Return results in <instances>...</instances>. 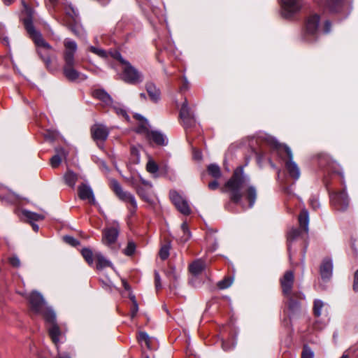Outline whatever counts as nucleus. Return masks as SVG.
I'll list each match as a JSON object with an SVG mask.
<instances>
[{"label":"nucleus","mask_w":358,"mask_h":358,"mask_svg":"<svg viewBox=\"0 0 358 358\" xmlns=\"http://www.w3.org/2000/svg\"><path fill=\"white\" fill-rule=\"evenodd\" d=\"M243 169L244 166H240L234 170L232 177L225 183V192L231 201L247 209L253 207L257 191L250 184V178L244 173Z\"/></svg>","instance_id":"f257e3e1"},{"label":"nucleus","mask_w":358,"mask_h":358,"mask_svg":"<svg viewBox=\"0 0 358 358\" xmlns=\"http://www.w3.org/2000/svg\"><path fill=\"white\" fill-rule=\"evenodd\" d=\"M22 3L24 7V13L26 15V17L22 19L24 27L38 47V54L45 63L46 68L52 71V57L49 51L52 50V47L43 39L41 33L35 29L33 24L34 10L29 7L24 1Z\"/></svg>","instance_id":"f03ea898"},{"label":"nucleus","mask_w":358,"mask_h":358,"mask_svg":"<svg viewBox=\"0 0 358 358\" xmlns=\"http://www.w3.org/2000/svg\"><path fill=\"white\" fill-rule=\"evenodd\" d=\"M258 138L273 148V152L284 162L289 176L294 181L298 180L301 176V171L298 164L294 161L290 148L287 145L280 144L274 137L265 133L259 134Z\"/></svg>","instance_id":"7ed1b4c3"},{"label":"nucleus","mask_w":358,"mask_h":358,"mask_svg":"<svg viewBox=\"0 0 358 358\" xmlns=\"http://www.w3.org/2000/svg\"><path fill=\"white\" fill-rule=\"evenodd\" d=\"M294 280V273L292 271H286L280 280L287 306L292 314H295L300 310L301 303L305 299L301 292L292 291Z\"/></svg>","instance_id":"20e7f679"},{"label":"nucleus","mask_w":358,"mask_h":358,"mask_svg":"<svg viewBox=\"0 0 358 358\" xmlns=\"http://www.w3.org/2000/svg\"><path fill=\"white\" fill-rule=\"evenodd\" d=\"M27 299L33 312L43 315L45 321H52L55 319V313L47 306L43 296L39 292L33 291L29 294Z\"/></svg>","instance_id":"39448f33"},{"label":"nucleus","mask_w":358,"mask_h":358,"mask_svg":"<svg viewBox=\"0 0 358 358\" xmlns=\"http://www.w3.org/2000/svg\"><path fill=\"white\" fill-rule=\"evenodd\" d=\"M319 23L320 16L318 15H313L308 17L303 34L304 41L312 43L318 38L320 34Z\"/></svg>","instance_id":"423d86ee"},{"label":"nucleus","mask_w":358,"mask_h":358,"mask_svg":"<svg viewBox=\"0 0 358 358\" xmlns=\"http://www.w3.org/2000/svg\"><path fill=\"white\" fill-rule=\"evenodd\" d=\"M122 79L125 83L136 85L143 81L142 74L134 68L129 62L125 63L122 67Z\"/></svg>","instance_id":"0eeeda50"},{"label":"nucleus","mask_w":358,"mask_h":358,"mask_svg":"<svg viewBox=\"0 0 358 358\" xmlns=\"http://www.w3.org/2000/svg\"><path fill=\"white\" fill-rule=\"evenodd\" d=\"M110 187L120 200L131 205L132 208L130 210L134 212L137 208V203L134 196L128 192L124 191L116 180H110Z\"/></svg>","instance_id":"6e6552de"},{"label":"nucleus","mask_w":358,"mask_h":358,"mask_svg":"<svg viewBox=\"0 0 358 358\" xmlns=\"http://www.w3.org/2000/svg\"><path fill=\"white\" fill-rule=\"evenodd\" d=\"M90 131L93 140L102 149L103 143L108 138L110 134L109 129L103 124L96 123L92 126Z\"/></svg>","instance_id":"1a4fd4ad"},{"label":"nucleus","mask_w":358,"mask_h":358,"mask_svg":"<svg viewBox=\"0 0 358 358\" xmlns=\"http://www.w3.org/2000/svg\"><path fill=\"white\" fill-rule=\"evenodd\" d=\"M281 14L285 18H290L302 7L301 0H280Z\"/></svg>","instance_id":"9d476101"},{"label":"nucleus","mask_w":358,"mask_h":358,"mask_svg":"<svg viewBox=\"0 0 358 358\" xmlns=\"http://www.w3.org/2000/svg\"><path fill=\"white\" fill-rule=\"evenodd\" d=\"M330 200L331 204L337 210L344 211L350 204V199L345 188L340 192L330 194Z\"/></svg>","instance_id":"9b49d317"},{"label":"nucleus","mask_w":358,"mask_h":358,"mask_svg":"<svg viewBox=\"0 0 358 358\" xmlns=\"http://www.w3.org/2000/svg\"><path fill=\"white\" fill-rule=\"evenodd\" d=\"M169 196L176 208L183 215H188L192 210L187 201L175 190L170 191Z\"/></svg>","instance_id":"f8f14e48"},{"label":"nucleus","mask_w":358,"mask_h":358,"mask_svg":"<svg viewBox=\"0 0 358 358\" xmlns=\"http://www.w3.org/2000/svg\"><path fill=\"white\" fill-rule=\"evenodd\" d=\"M64 50L63 59L66 64L76 63L75 55L78 50V45L76 41L70 38H65L63 42Z\"/></svg>","instance_id":"ddd939ff"},{"label":"nucleus","mask_w":358,"mask_h":358,"mask_svg":"<svg viewBox=\"0 0 358 358\" xmlns=\"http://www.w3.org/2000/svg\"><path fill=\"white\" fill-rule=\"evenodd\" d=\"M119 231L118 225L106 228L103 231L102 243L108 246H110L112 244L115 243L117 239Z\"/></svg>","instance_id":"4468645a"},{"label":"nucleus","mask_w":358,"mask_h":358,"mask_svg":"<svg viewBox=\"0 0 358 358\" xmlns=\"http://www.w3.org/2000/svg\"><path fill=\"white\" fill-rule=\"evenodd\" d=\"M180 117L182 120L185 127L189 128L195 125L196 120L189 110L187 100L182 103L180 111Z\"/></svg>","instance_id":"2eb2a0df"},{"label":"nucleus","mask_w":358,"mask_h":358,"mask_svg":"<svg viewBox=\"0 0 358 358\" xmlns=\"http://www.w3.org/2000/svg\"><path fill=\"white\" fill-rule=\"evenodd\" d=\"M45 322L49 324L48 327L49 336L58 349V343L59 342L60 337L62 336V333L59 326L56 323V318L52 321Z\"/></svg>","instance_id":"dca6fc26"},{"label":"nucleus","mask_w":358,"mask_h":358,"mask_svg":"<svg viewBox=\"0 0 358 358\" xmlns=\"http://www.w3.org/2000/svg\"><path fill=\"white\" fill-rule=\"evenodd\" d=\"M333 273V262L331 259H324L320 266V275L324 280H329Z\"/></svg>","instance_id":"f3484780"},{"label":"nucleus","mask_w":358,"mask_h":358,"mask_svg":"<svg viewBox=\"0 0 358 358\" xmlns=\"http://www.w3.org/2000/svg\"><path fill=\"white\" fill-rule=\"evenodd\" d=\"M79 197L83 200H88L89 203L95 205L96 200L93 191L90 186L82 185L78 187Z\"/></svg>","instance_id":"a211bd4d"},{"label":"nucleus","mask_w":358,"mask_h":358,"mask_svg":"<svg viewBox=\"0 0 358 358\" xmlns=\"http://www.w3.org/2000/svg\"><path fill=\"white\" fill-rule=\"evenodd\" d=\"M206 267V260L203 259H196L193 261L189 265V271L191 274L194 276L199 275L201 274Z\"/></svg>","instance_id":"6ab92c4d"},{"label":"nucleus","mask_w":358,"mask_h":358,"mask_svg":"<svg viewBox=\"0 0 358 358\" xmlns=\"http://www.w3.org/2000/svg\"><path fill=\"white\" fill-rule=\"evenodd\" d=\"M345 4L343 0H326L325 9L329 12L339 13L341 12Z\"/></svg>","instance_id":"aec40b11"},{"label":"nucleus","mask_w":358,"mask_h":358,"mask_svg":"<svg viewBox=\"0 0 358 358\" xmlns=\"http://www.w3.org/2000/svg\"><path fill=\"white\" fill-rule=\"evenodd\" d=\"M76 63L72 64H64L63 67L64 74L67 79L71 81L76 80L80 77V73L74 69Z\"/></svg>","instance_id":"412c9836"},{"label":"nucleus","mask_w":358,"mask_h":358,"mask_svg":"<svg viewBox=\"0 0 358 358\" xmlns=\"http://www.w3.org/2000/svg\"><path fill=\"white\" fill-rule=\"evenodd\" d=\"M301 231L299 229L292 228L287 233V249L290 261L292 259V243L299 238L301 236Z\"/></svg>","instance_id":"4be33fe9"},{"label":"nucleus","mask_w":358,"mask_h":358,"mask_svg":"<svg viewBox=\"0 0 358 358\" xmlns=\"http://www.w3.org/2000/svg\"><path fill=\"white\" fill-rule=\"evenodd\" d=\"M56 155L50 159V164L52 168L57 167L63 158H66V153L64 148L59 147L55 148Z\"/></svg>","instance_id":"5701e85b"},{"label":"nucleus","mask_w":358,"mask_h":358,"mask_svg":"<svg viewBox=\"0 0 358 358\" xmlns=\"http://www.w3.org/2000/svg\"><path fill=\"white\" fill-rule=\"evenodd\" d=\"M92 95L94 97L101 100L106 105H111L113 104V99L110 96L103 90L98 89L95 90L92 92Z\"/></svg>","instance_id":"b1692460"},{"label":"nucleus","mask_w":358,"mask_h":358,"mask_svg":"<svg viewBox=\"0 0 358 358\" xmlns=\"http://www.w3.org/2000/svg\"><path fill=\"white\" fill-rule=\"evenodd\" d=\"M145 87L150 99L154 102H157L160 99L159 90L152 83L146 84Z\"/></svg>","instance_id":"393cba45"},{"label":"nucleus","mask_w":358,"mask_h":358,"mask_svg":"<svg viewBox=\"0 0 358 358\" xmlns=\"http://www.w3.org/2000/svg\"><path fill=\"white\" fill-rule=\"evenodd\" d=\"M299 222L306 234L308 232L309 215L306 209H303L299 215Z\"/></svg>","instance_id":"a878e982"},{"label":"nucleus","mask_w":358,"mask_h":358,"mask_svg":"<svg viewBox=\"0 0 358 358\" xmlns=\"http://www.w3.org/2000/svg\"><path fill=\"white\" fill-rule=\"evenodd\" d=\"M148 136L157 145H164L167 143V138L161 132L151 131L149 133Z\"/></svg>","instance_id":"bb28decb"},{"label":"nucleus","mask_w":358,"mask_h":358,"mask_svg":"<svg viewBox=\"0 0 358 358\" xmlns=\"http://www.w3.org/2000/svg\"><path fill=\"white\" fill-rule=\"evenodd\" d=\"M180 229L182 235L180 236V241L182 243H185L192 237V234L186 222H182Z\"/></svg>","instance_id":"cd10ccee"},{"label":"nucleus","mask_w":358,"mask_h":358,"mask_svg":"<svg viewBox=\"0 0 358 358\" xmlns=\"http://www.w3.org/2000/svg\"><path fill=\"white\" fill-rule=\"evenodd\" d=\"M207 171L208 174L214 178L215 179H217L221 177L222 171L220 167L216 164H210L207 167Z\"/></svg>","instance_id":"c85d7f7f"},{"label":"nucleus","mask_w":358,"mask_h":358,"mask_svg":"<svg viewBox=\"0 0 358 358\" xmlns=\"http://www.w3.org/2000/svg\"><path fill=\"white\" fill-rule=\"evenodd\" d=\"M22 215L25 218L29 220L31 223L32 222L38 221L44 219V216L41 214L34 213L27 210L22 211Z\"/></svg>","instance_id":"c756f323"},{"label":"nucleus","mask_w":358,"mask_h":358,"mask_svg":"<svg viewBox=\"0 0 358 358\" xmlns=\"http://www.w3.org/2000/svg\"><path fill=\"white\" fill-rule=\"evenodd\" d=\"M328 307L327 304H325L322 300L320 299H315L314 301V305H313V313L315 317H320L322 315V309L323 308H325V310H327Z\"/></svg>","instance_id":"7c9ffc66"},{"label":"nucleus","mask_w":358,"mask_h":358,"mask_svg":"<svg viewBox=\"0 0 358 358\" xmlns=\"http://www.w3.org/2000/svg\"><path fill=\"white\" fill-rule=\"evenodd\" d=\"M111 105H112L113 109L117 113V115L123 117L127 120H129V117L124 107L122 104H120L119 103H113V104H111Z\"/></svg>","instance_id":"2f4dec72"},{"label":"nucleus","mask_w":358,"mask_h":358,"mask_svg":"<svg viewBox=\"0 0 358 358\" xmlns=\"http://www.w3.org/2000/svg\"><path fill=\"white\" fill-rule=\"evenodd\" d=\"M96 258L97 260V269H103L106 267L111 266L112 265L110 262L106 259L101 254H96Z\"/></svg>","instance_id":"473e14b6"},{"label":"nucleus","mask_w":358,"mask_h":358,"mask_svg":"<svg viewBox=\"0 0 358 358\" xmlns=\"http://www.w3.org/2000/svg\"><path fill=\"white\" fill-rule=\"evenodd\" d=\"M77 179V175L71 171H67L64 175L65 182L71 187L75 186Z\"/></svg>","instance_id":"72a5a7b5"},{"label":"nucleus","mask_w":358,"mask_h":358,"mask_svg":"<svg viewBox=\"0 0 358 358\" xmlns=\"http://www.w3.org/2000/svg\"><path fill=\"white\" fill-rule=\"evenodd\" d=\"M82 255L85 261L90 264H93V252L89 248H83L81 251Z\"/></svg>","instance_id":"f704fd0d"},{"label":"nucleus","mask_w":358,"mask_h":358,"mask_svg":"<svg viewBox=\"0 0 358 358\" xmlns=\"http://www.w3.org/2000/svg\"><path fill=\"white\" fill-rule=\"evenodd\" d=\"M90 51L101 58H106L108 57V53L101 48L90 46Z\"/></svg>","instance_id":"c9c22d12"},{"label":"nucleus","mask_w":358,"mask_h":358,"mask_svg":"<svg viewBox=\"0 0 358 358\" xmlns=\"http://www.w3.org/2000/svg\"><path fill=\"white\" fill-rule=\"evenodd\" d=\"M65 12L66 14L69 16L73 20H76V17L78 16L77 10L71 6L69 5L66 6L65 8Z\"/></svg>","instance_id":"e433bc0d"},{"label":"nucleus","mask_w":358,"mask_h":358,"mask_svg":"<svg viewBox=\"0 0 358 358\" xmlns=\"http://www.w3.org/2000/svg\"><path fill=\"white\" fill-rule=\"evenodd\" d=\"M136 250V245L134 242L130 241L128 243L126 248L124 250V253L127 256L132 255Z\"/></svg>","instance_id":"4c0bfd02"},{"label":"nucleus","mask_w":358,"mask_h":358,"mask_svg":"<svg viewBox=\"0 0 358 358\" xmlns=\"http://www.w3.org/2000/svg\"><path fill=\"white\" fill-rule=\"evenodd\" d=\"M314 357V352L307 345H305L303 347L302 353H301V358H313Z\"/></svg>","instance_id":"58836bf2"},{"label":"nucleus","mask_w":358,"mask_h":358,"mask_svg":"<svg viewBox=\"0 0 358 358\" xmlns=\"http://www.w3.org/2000/svg\"><path fill=\"white\" fill-rule=\"evenodd\" d=\"M169 246L167 245H163L159 250V257L162 259L164 260L168 258L169 255Z\"/></svg>","instance_id":"ea45409f"},{"label":"nucleus","mask_w":358,"mask_h":358,"mask_svg":"<svg viewBox=\"0 0 358 358\" xmlns=\"http://www.w3.org/2000/svg\"><path fill=\"white\" fill-rule=\"evenodd\" d=\"M147 171L151 173L157 172L159 168L157 164L154 161H149L146 166Z\"/></svg>","instance_id":"a19ab883"},{"label":"nucleus","mask_w":358,"mask_h":358,"mask_svg":"<svg viewBox=\"0 0 358 358\" xmlns=\"http://www.w3.org/2000/svg\"><path fill=\"white\" fill-rule=\"evenodd\" d=\"M112 57L119 61L121 64L123 66L125 63L128 62L127 60H125L121 55V54L117 51H114L112 52H110Z\"/></svg>","instance_id":"79ce46f5"},{"label":"nucleus","mask_w":358,"mask_h":358,"mask_svg":"<svg viewBox=\"0 0 358 358\" xmlns=\"http://www.w3.org/2000/svg\"><path fill=\"white\" fill-rule=\"evenodd\" d=\"M64 241L72 246H76L79 244V241L73 236H66L64 237Z\"/></svg>","instance_id":"37998d69"},{"label":"nucleus","mask_w":358,"mask_h":358,"mask_svg":"<svg viewBox=\"0 0 358 358\" xmlns=\"http://www.w3.org/2000/svg\"><path fill=\"white\" fill-rule=\"evenodd\" d=\"M138 339L140 341H144L146 345H148L149 347L150 338L147 333L140 332L139 336H138Z\"/></svg>","instance_id":"c03bdc74"},{"label":"nucleus","mask_w":358,"mask_h":358,"mask_svg":"<svg viewBox=\"0 0 358 358\" xmlns=\"http://www.w3.org/2000/svg\"><path fill=\"white\" fill-rule=\"evenodd\" d=\"M10 264L14 267H19L20 266V261L17 256H13L9 258Z\"/></svg>","instance_id":"a18cd8bd"},{"label":"nucleus","mask_w":358,"mask_h":358,"mask_svg":"<svg viewBox=\"0 0 358 358\" xmlns=\"http://www.w3.org/2000/svg\"><path fill=\"white\" fill-rule=\"evenodd\" d=\"M155 287L157 289H159L162 287L161 278H160L159 273L156 271H155Z\"/></svg>","instance_id":"49530a36"},{"label":"nucleus","mask_w":358,"mask_h":358,"mask_svg":"<svg viewBox=\"0 0 358 358\" xmlns=\"http://www.w3.org/2000/svg\"><path fill=\"white\" fill-rule=\"evenodd\" d=\"M138 310V306L136 301L134 299H133V306L131 308V317L133 318L136 316L137 312Z\"/></svg>","instance_id":"de8ad7c7"},{"label":"nucleus","mask_w":358,"mask_h":358,"mask_svg":"<svg viewBox=\"0 0 358 358\" xmlns=\"http://www.w3.org/2000/svg\"><path fill=\"white\" fill-rule=\"evenodd\" d=\"M353 290L358 292V269L356 271L354 275Z\"/></svg>","instance_id":"09e8293b"},{"label":"nucleus","mask_w":358,"mask_h":358,"mask_svg":"<svg viewBox=\"0 0 358 358\" xmlns=\"http://www.w3.org/2000/svg\"><path fill=\"white\" fill-rule=\"evenodd\" d=\"M208 186V188L210 189L215 190V189H217L218 188L219 183H218V182L216 180H215L209 182Z\"/></svg>","instance_id":"8fccbe9b"},{"label":"nucleus","mask_w":358,"mask_h":358,"mask_svg":"<svg viewBox=\"0 0 358 358\" xmlns=\"http://www.w3.org/2000/svg\"><path fill=\"white\" fill-rule=\"evenodd\" d=\"M331 30V22L329 20H326L324 22V27L323 29V33L324 34H329Z\"/></svg>","instance_id":"3c124183"},{"label":"nucleus","mask_w":358,"mask_h":358,"mask_svg":"<svg viewBox=\"0 0 358 358\" xmlns=\"http://www.w3.org/2000/svg\"><path fill=\"white\" fill-rule=\"evenodd\" d=\"M56 358H71L70 355L66 352H59L58 350Z\"/></svg>","instance_id":"603ef678"},{"label":"nucleus","mask_w":358,"mask_h":358,"mask_svg":"<svg viewBox=\"0 0 358 358\" xmlns=\"http://www.w3.org/2000/svg\"><path fill=\"white\" fill-rule=\"evenodd\" d=\"M193 157L196 160H201L202 158L201 152L199 150H194L193 152Z\"/></svg>","instance_id":"864d4df0"},{"label":"nucleus","mask_w":358,"mask_h":358,"mask_svg":"<svg viewBox=\"0 0 358 358\" xmlns=\"http://www.w3.org/2000/svg\"><path fill=\"white\" fill-rule=\"evenodd\" d=\"M233 281H234V278H229L228 279H227L225 278V284H224L225 289L230 287L232 285Z\"/></svg>","instance_id":"5fc2aeb1"},{"label":"nucleus","mask_w":358,"mask_h":358,"mask_svg":"<svg viewBox=\"0 0 358 358\" xmlns=\"http://www.w3.org/2000/svg\"><path fill=\"white\" fill-rule=\"evenodd\" d=\"M310 203L313 208H316L320 206L318 201L316 199H310Z\"/></svg>","instance_id":"6e6d98bb"},{"label":"nucleus","mask_w":358,"mask_h":358,"mask_svg":"<svg viewBox=\"0 0 358 358\" xmlns=\"http://www.w3.org/2000/svg\"><path fill=\"white\" fill-rule=\"evenodd\" d=\"M138 194L141 196H142L145 200H146V201L148 200V196L146 194H145V192H143V191L141 189H139L138 190Z\"/></svg>","instance_id":"4d7b16f0"},{"label":"nucleus","mask_w":358,"mask_h":358,"mask_svg":"<svg viewBox=\"0 0 358 358\" xmlns=\"http://www.w3.org/2000/svg\"><path fill=\"white\" fill-rule=\"evenodd\" d=\"M187 85H188V82H187V79L185 78H184V85H183V86H182V87H181V89H180V90H186V89H187V87H188V86H187Z\"/></svg>","instance_id":"13d9d810"},{"label":"nucleus","mask_w":358,"mask_h":358,"mask_svg":"<svg viewBox=\"0 0 358 358\" xmlns=\"http://www.w3.org/2000/svg\"><path fill=\"white\" fill-rule=\"evenodd\" d=\"M3 1L4 4L6 6L10 5L14 1V0H3Z\"/></svg>","instance_id":"bf43d9fd"},{"label":"nucleus","mask_w":358,"mask_h":358,"mask_svg":"<svg viewBox=\"0 0 358 358\" xmlns=\"http://www.w3.org/2000/svg\"><path fill=\"white\" fill-rule=\"evenodd\" d=\"M32 227L35 231L38 230V226L34 223H31Z\"/></svg>","instance_id":"052dcab7"},{"label":"nucleus","mask_w":358,"mask_h":358,"mask_svg":"<svg viewBox=\"0 0 358 358\" xmlns=\"http://www.w3.org/2000/svg\"><path fill=\"white\" fill-rule=\"evenodd\" d=\"M218 286L220 289H223L224 288V280L220 281L218 283Z\"/></svg>","instance_id":"680f3d73"},{"label":"nucleus","mask_w":358,"mask_h":358,"mask_svg":"<svg viewBox=\"0 0 358 358\" xmlns=\"http://www.w3.org/2000/svg\"><path fill=\"white\" fill-rule=\"evenodd\" d=\"M142 182H143V183L144 185H145L146 186H148V187H152V185H151V183H150V182H148V181H145V180H142Z\"/></svg>","instance_id":"e2e57ef3"},{"label":"nucleus","mask_w":358,"mask_h":358,"mask_svg":"<svg viewBox=\"0 0 358 358\" xmlns=\"http://www.w3.org/2000/svg\"><path fill=\"white\" fill-rule=\"evenodd\" d=\"M3 43L6 45H8V39L7 37L3 38Z\"/></svg>","instance_id":"0e129e2a"},{"label":"nucleus","mask_w":358,"mask_h":358,"mask_svg":"<svg viewBox=\"0 0 358 358\" xmlns=\"http://www.w3.org/2000/svg\"><path fill=\"white\" fill-rule=\"evenodd\" d=\"M135 117L136 119H138V120H143V117L141 115H138V114L135 115Z\"/></svg>","instance_id":"69168bd1"},{"label":"nucleus","mask_w":358,"mask_h":358,"mask_svg":"<svg viewBox=\"0 0 358 358\" xmlns=\"http://www.w3.org/2000/svg\"><path fill=\"white\" fill-rule=\"evenodd\" d=\"M340 358H349V355L346 353H343V355Z\"/></svg>","instance_id":"338daca9"},{"label":"nucleus","mask_w":358,"mask_h":358,"mask_svg":"<svg viewBox=\"0 0 358 358\" xmlns=\"http://www.w3.org/2000/svg\"><path fill=\"white\" fill-rule=\"evenodd\" d=\"M140 96H141V98H142L143 99H145L146 98V96L144 93L140 94Z\"/></svg>","instance_id":"774afa93"}]
</instances>
